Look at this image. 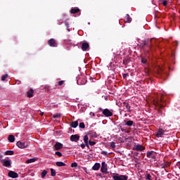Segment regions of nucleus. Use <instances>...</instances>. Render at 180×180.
<instances>
[{"label": "nucleus", "mask_w": 180, "mask_h": 180, "mask_svg": "<svg viewBox=\"0 0 180 180\" xmlns=\"http://www.w3.org/2000/svg\"><path fill=\"white\" fill-rule=\"evenodd\" d=\"M112 178L113 180H127L129 179V176L127 175H122L117 173H113L112 175Z\"/></svg>", "instance_id": "1"}, {"label": "nucleus", "mask_w": 180, "mask_h": 180, "mask_svg": "<svg viewBox=\"0 0 180 180\" xmlns=\"http://www.w3.org/2000/svg\"><path fill=\"white\" fill-rule=\"evenodd\" d=\"M16 146L17 147H18V148H27V147H29V142L25 141H18L16 143Z\"/></svg>", "instance_id": "2"}, {"label": "nucleus", "mask_w": 180, "mask_h": 180, "mask_svg": "<svg viewBox=\"0 0 180 180\" xmlns=\"http://www.w3.org/2000/svg\"><path fill=\"white\" fill-rule=\"evenodd\" d=\"M161 102H162V100L160 98L154 99L153 105H155V106H158V108H160V109H162L164 108V105H162Z\"/></svg>", "instance_id": "3"}, {"label": "nucleus", "mask_w": 180, "mask_h": 180, "mask_svg": "<svg viewBox=\"0 0 180 180\" xmlns=\"http://www.w3.org/2000/svg\"><path fill=\"white\" fill-rule=\"evenodd\" d=\"M77 85H85L86 84V79L81 76L77 79Z\"/></svg>", "instance_id": "4"}, {"label": "nucleus", "mask_w": 180, "mask_h": 180, "mask_svg": "<svg viewBox=\"0 0 180 180\" xmlns=\"http://www.w3.org/2000/svg\"><path fill=\"white\" fill-rule=\"evenodd\" d=\"M101 171V172H103V174H108V164H106L105 162H102Z\"/></svg>", "instance_id": "5"}, {"label": "nucleus", "mask_w": 180, "mask_h": 180, "mask_svg": "<svg viewBox=\"0 0 180 180\" xmlns=\"http://www.w3.org/2000/svg\"><path fill=\"white\" fill-rule=\"evenodd\" d=\"M1 162L4 167H6L7 168L11 167V165L12 164L11 162V160H9V159H3L1 160Z\"/></svg>", "instance_id": "6"}, {"label": "nucleus", "mask_w": 180, "mask_h": 180, "mask_svg": "<svg viewBox=\"0 0 180 180\" xmlns=\"http://www.w3.org/2000/svg\"><path fill=\"white\" fill-rule=\"evenodd\" d=\"M103 114L105 116V117H110V116H113V112L110 111L108 108L103 110Z\"/></svg>", "instance_id": "7"}, {"label": "nucleus", "mask_w": 180, "mask_h": 180, "mask_svg": "<svg viewBox=\"0 0 180 180\" xmlns=\"http://www.w3.org/2000/svg\"><path fill=\"white\" fill-rule=\"evenodd\" d=\"M165 133V130L159 128L158 130L157 131L155 136L156 137H158V139H160L161 137H162V135Z\"/></svg>", "instance_id": "8"}, {"label": "nucleus", "mask_w": 180, "mask_h": 180, "mask_svg": "<svg viewBox=\"0 0 180 180\" xmlns=\"http://www.w3.org/2000/svg\"><path fill=\"white\" fill-rule=\"evenodd\" d=\"M48 44L50 47H57V41L54 39H51L48 41Z\"/></svg>", "instance_id": "9"}, {"label": "nucleus", "mask_w": 180, "mask_h": 180, "mask_svg": "<svg viewBox=\"0 0 180 180\" xmlns=\"http://www.w3.org/2000/svg\"><path fill=\"white\" fill-rule=\"evenodd\" d=\"M82 50L83 51H87V50H89V44L84 42L82 44Z\"/></svg>", "instance_id": "10"}, {"label": "nucleus", "mask_w": 180, "mask_h": 180, "mask_svg": "<svg viewBox=\"0 0 180 180\" xmlns=\"http://www.w3.org/2000/svg\"><path fill=\"white\" fill-rule=\"evenodd\" d=\"M134 150L136 151H143L146 148L141 145H136L134 146Z\"/></svg>", "instance_id": "11"}, {"label": "nucleus", "mask_w": 180, "mask_h": 180, "mask_svg": "<svg viewBox=\"0 0 180 180\" xmlns=\"http://www.w3.org/2000/svg\"><path fill=\"white\" fill-rule=\"evenodd\" d=\"M8 176H10V178H18V176H19V174H18V173L13 172V171H10L8 172Z\"/></svg>", "instance_id": "12"}, {"label": "nucleus", "mask_w": 180, "mask_h": 180, "mask_svg": "<svg viewBox=\"0 0 180 180\" xmlns=\"http://www.w3.org/2000/svg\"><path fill=\"white\" fill-rule=\"evenodd\" d=\"M79 140V136L77 134H75V135H72L70 136V141H75V142H77Z\"/></svg>", "instance_id": "13"}, {"label": "nucleus", "mask_w": 180, "mask_h": 180, "mask_svg": "<svg viewBox=\"0 0 180 180\" xmlns=\"http://www.w3.org/2000/svg\"><path fill=\"white\" fill-rule=\"evenodd\" d=\"M99 168H101V163H95L94 165L92 167L93 171H99Z\"/></svg>", "instance_id": "14"}, {"label": "nucleus", "mask_w": 180, "mask_h": 180, "mask_svg": "<svg viewBox=\"0 0 180 180\" xmlns=\"http://www.w3.org/2000/svg\"><path fill=\"white\" fill-rule=\"evenodd\" d=\"M61 148H63V143H61L60 142H57L55 144V149L56 150H61Z\"/></svg>", "instance_id": "15"}, {"label": "nucleus", "mask_w": 180, "mask_h": 180, "mask_svg": "<svg viewBox=\"0 0 180 180\" xmlns=\"http://www.w3.org/2000/svg\"><path fill=\"white\" fill-rule=\"evenodd\" d=\"M124 123H125V126H129V127H131V126H133V124H134V122L131 121V120H124Z\"/></svg>", "instance_id": "16"}, {"label": "nucleus", "mask_w": 180, "mask_h": 180, "mask_svg": "<svg viewBox=\"0 0 180 180\" xmlns=\"http://www.w3.org/2000/svg\"><path fill=\"white\" fill-rule=\"evenodd\" d=\"M8 140L9 143H14L15 142V136L9 135L8 136Z\"/></svg>", "instance_id": "17"}, {"label": "nucleus", "mask_w": 180, "mask_h": 180, "mask_svg": "<svg viewBox=\"0 0 180 180\" xmlns=\"http://www.w3.org/2000/svg\"><path fill=\"white\" fill-rule=\"evenodd\" d=\"M78 12H79V8H72L70 10V13L75 14L78 13Z\"/></svg>", "instance_id": "18"}, {"label": "nucleus", "mask_w": 180, "mask_h": 180, "mask_svg": "<svg viewBox=\"0 0 180 180\" xmlns=\"http://www.w3.org/2000/svg\"><path fill=\"white\" fill-rule=\"evenodd\" d=\"M123 105H124V106L126 107V109H127V112H131V110H130V104H129V103L124 102Z\"/></svg>", "instance_id": "19"}, {"label": "nucleus", "mask_w": 180, "mask_h": 180, "mask_svg": "<svg viewBox=\"0 0 180 180\" xmlns=\"http://www.w3.org/2000/svg\"><path fill=\"white\" fill-rule=\"evenodd\" d=\"M37 161V158H34L32 159H29L26 161L27 164H32V162H36Z\"/></svg>", "instance_id": "20"}, {"label": "nucleus", "mask_w": 180, "mask_h": 180, "mask_svg": "<svg viewBox=\"0 0 180 180\" xmlns=\"http://www.w3.org/2000/svg\"><path fill=\"white\" fill-rule=\"evenodd\" d=\"M13 154H15L13 150H6L4 152V155H13Z\"/></svg>", "instance_id": "21"}, {"label": "nucleus", "mask_w": 180, "mask_h": 180, "mask_svg": "<svg viewBox=\"0 0 180 180\" xmlns=\"http://www.w3.org/2000/svg\"><path fill=\"white\" fill-rule=\"evenodd\" d=\"M125 22L126 23H130L131 22V18L129 14L126 15Z\"/></svg>", "instance_id": "22"}, {"label": "nucleus", "mask_w": 180, "mask_h": 180, "mask_svg": "<svg viewBox=\"0 0 180 180\" xmlns=\"http://www.w3.org/2000/svg\"><path fill=\"white\" fill-rule=\"evenodd\" d=\"M27 96L28 98H33V89H31L30 91H27Z\"/></svg>", "instance_id": "23"}, {"label": "nucleus", "mask_w": 180, "mask_h": 180, "mask_svg": "<svg viewBox=\"0 0 180 180\" xmlns=\"http://www.w3.org/2000/svg\"><path fill=\"white\" fill-rule=\"evenodd\" d=\"M71 127H73V129H76V127H78V122H73L71 123Z\"/></svg>", "instance_id": "24"}, {"label": "nucleus", "mask_w": 180, "mask_h": 180, "mask_svg": "<svg viewBox=\"0 0 180 180\" xmlns=\"http://www.w3.org/2000/svg\"><path fill=\"white\" fill-rule=\"evenodd\" d=\"M57 167H65V163L63 162H56Z\"/></svg>", "instance_id": "25"}, {"label": "nucleus", "mask_w": 180, "mask_h": 180, "mask_svg": "<svg viewBox=\"0 0 180 180\" xmlns=\"http://www.w3.org/2000/svg\"><path fill=\"white\" fill-rule=\"evenodd\" d=\"M65 25L67 27L68 32H71V30H70V23H68V22L67 20L65 21Z\"/></svg>", "instance_id": "26"}, {"label": "nucleus", "mask_w": 180, "mask_h": 180, "mask_svg": "<svg viewBox=\"0 0 180 180\" xmlns=\"http://www.w3.org/2000/svg\"><path fill=\"white\" fill-rule=\"evenodd\" d=\"M89 138L88 137V135H85L84 136V143H89Z\"/></svg>", "instance_id": "27"}, {"label": "nucleus", "mask_w": 180, "mask_h": 180, "mask_svg": "<svg viewBox=\"0 0 180 180\" xmlns=\"http://www.w3.org/2000/svg\"><path fill=\"white\" fill-rule=\"evenodd\" d=\"M153 153H154V151H149V152H148V153H147V155H146L147 158H151V157H152Z\"/></svg>", "instance_id": "28"}, {"label": "nucleus", "mask_w": 180, "mask_h": 180, "mask_svg": "<svg viewBox=\"0 0 180 180\" xmlns=\"http://www.w3.org/2000/svg\"><path fill=\"white\" fill-rule=\"evenodd\" d=\"M46 175H47V171L44 170L41 174V178H46Z\"/></svg>", "instance_id": "29"}, {"label": "nucleus", "mask_w": 180, "mask_h": 180, "mask_svg": "<svg viewBox=\"0 0 180 180\" xmlns=\"http://www.w3.org/2000/svg\"><path fill=\"white\" fill-rule=\"evenodd\" d=\"M8 78V74L1 76V81H5Z\"/></svg>", "instance_id": "30"}, {"label": "nucleus", "mask_w": 180, "mask_h": 180, "mask_svg": "<svg viewBox=\"0 0 180 180\" xmlns=\"http://www.w3.org/2000/svg\"><path fill=\"white\" fill-rule=\"evenodd\" d=\"M72 168H77L78 167V164L77 162H73L71 164Z\"/></svg>", "instance_id": "31"}, {"label": "nucleus", "mask_w": 180, "mask_h": 180, "mask_svg": "<svg viewBox=\"0 0 180 180\" xmlns=\"http://www.w3.org/2000/svg\"><path fill=\"white\" fill-rule=\"evenodd\" d=\"M51 176H56V170L54 169H51Z\"/></svg>", "instance_id": "32"}, {"label": "nucleus", "mask_w": 180, "mask_h": 180, "mask_svg": "<svg viewBox=\"0 0 180 180\" xmlns=\"http://www.w3.org/2000/svg\"><path fill=\"white\" fill-rule=\"evenodd\" d=\"M141 63L142 64H146L147 63V59L146 58H141Z\"/></svg>", "instance_id": "33"}, {"label": "nucleus", "mask_w": 180, "mask_h": 180, "mask_svg": "<svg viewBox=\"0 0 180 180\" xmlns=\"http://www.w3.org/2000/svg\"><path fill=\"white\" fill-rule=\"evenodd\" d=\"M79 126L80 129H84L85 127V124L84 122H80Z\"/></svg>", "instance_id": "34"}, {"label": "nucleus", "mask_w": 180, "mask_h": 180, "mask_svg": "<svg viewBox=\"0 0 180 180\" xmlns=\"http://www.w3.org/2000/svg\"><path fill=\"white\" fill-rule=\"evenodd\" d=\"M56 155H58V157H63V153L60 151L56 152Z\"/></svg>", "instance_id": "35"}, {"label": "nucleus", "mask_w": 180, "mask_h": 180, "mask_svg": "<svg viewBox=\"0 0 180 180\" xmlns=\"http://www.w3.org/2000/svg\"><path fill=\"white\" fill-rule=\"evenodd\" d=\"M110 147L112 148H116V144L115 143V142H111Z\"/></svg>", "instance_id": "36"}, {"label": "nucleus", "mask_w": 180, "mask_h": 180, "mask_svg": "<svg viewBox=\"0 0 180 180\" xmlns=\"http://www.w3.org/2000/svg\"><path fill=\"white\" fill-rule=\"evenodd\" d=\"M89 144L90 146H95V144H96V142L89 141Z\"/></svg>", "instance_id": "37"}, {"label": "nucleus", "mask_w": 180, "mask_h": 180, "mask_svg": "<svg viewBox=\"0 0 180 180\" xmlns=\"http://www.w3.org/2000/svg\"><path fill=\"white\" fill-rule=\"evenodd\" d=\"M146 179H147V180H152V179H151V175H150V174H148L146 175Z\"/></svg>", "instance_id": "38"}, {"label": "nucleus", "mask_w": 180, "mask_h": 180, "mask_svg": "<svg viewBox=\"0 0 180 180\" xmlns=\"http://www.w3.org/2000/svg\"><path fill=\"white\" fill-rule=\"evenodd\" d=\"M60 114H55V115H53V117L54 119H56V118H57V117H60Z\"/></svg>", "instance_id": "39"}, {"label": "nucleus", "mask_w": 180, "mask_h": 180, "mask_svg": "<svg viewBox=\"0 0 180 180\" xmlns=\"http://www.w3.org/2000/svg\"><path fill=\"white\" fill-rule=\"evenodd\" d=\"M162 4H163L164 6H167L168 5V1H163Z\"/></svg>", "instance_id": "40"}, {"label": "nucleus", "mask_w": 180, "mask_h": 180, "mask_svg": "<svg viewBox=\"0 0 180 180\" xmlns=\"http://www.w3.org/2000/svg\"><path fill=\"white\" fill-rule=\"evenodd\" d=\"M63 84H64V80H61V81L58 82V85L61 86V85H63Z\"/></svg>", "instance_id": "41"}, {"label": "nucleus", "mask_w": 180, "mask_h": 180, "mask_svg": "<svg viewBox=\"0 0 180 180\" xmlns=\"http://www.w3.org/2000/svg\"><path fill=\"white\" fill-rule=\"evenodd\" d=\"M80 147H82V148H85V147H86L85 143H82V144L80 145Z\"/></svg>", "instance_id": "42"}, {"label": "nucleus", "mask_w": 180, "mask_h": 180, "mask_svg": "<svg viewBox=\"0 0 180 180\" xmlns=\"http://www.w3.org/2000/svg\"><path fill=\"white\" fill-rule=\"evenodd\" d=\"M120 130H121V131L126 133V129L122 128V127H120Z\"/></svg>", "instance_id": "43"}, {"label": "nucleus", "mask_w": 180, "mask_h": 180, "mask_svg": "<svg viewBox=\"0 0 180 180\" xmlns=\"http://www.w3.org/2000/svg\"><path fill=\"white\" fill-rule=\"evenodd\" d=\"M101 154H103V155H106V154H108V152L106 151H102Z\"/></svg>", "instance_id": "44"}, {"label": "nucleus", "mask_w": 180, "mask_h": 180, "mask_svg": "<svg viewBox=\"0 0 180 180\" xmlns=\"http://www.w3.org/2000/svg\"><path fill=\"white\" fill-rule=\"evenodd\" d=\"M2 158H4V155H2V154L0 153V161H1V160H4Z\"/></svg>", "instance_id": "45"}, {"label": "nucleus", "mask_w": 180, "mask_h": 180, "mask_svg": "<svg viewBox=\"0 0 180 180\" xmlns=\"http://www.w3.org/2000/svg\"><path fill=\"white\" fill-rule=\"evenodd\" d=\"M176 165H177L178 168L180 169V162H178L176 163Z\"/></svg>", "instance_id": "46"}, {"label": "nucleus", "mask_w": 180, "mask_h": 180, "mask_svg": "<svg viewBox=\"0 0 180 180\" xmlns=\"http://www.w3.org/2000/svg\"><path fill=\"white\" fill-rule=\"evenodd\" d=\"M86 145V147H87V148H89V143L88 142L87 143H84Z\"/></svg>", "instance_id": "47"}, {"label": "nucleus", "mask_w": 180, "mask_h": 180, "mask_svg": "<svg viewBox=\"0 0 180 180\" xmlns=\"http://www.w3.org/2000/svg\"><path fill=\"white\" fill-rule=\"evenodd\" d=\"M127 76H129V74H124V75H123V77H124V78H126Z\"/></svg>", "instance_id": "48"}, {"label": "nucleus", "mask_w": 180, "mask_h": 180, "mask_svg": "<svg viewBox=\"0 0 180 180\" xmlns=\"http://www.w3.org/2000/svg\"><path fill=\"white\" fill-rule=\"evenodd\" d=\"M89 115H90V116H95V113H94V112H91L89 113Z\"/></svg>", "instance_id": "49"}, {"label": "nucleus", "mask_w": 180, "mask_h": 180, "mask_svg": "<svg viewBox=\"0 0 180 180\" xmlns=\"http://www.w3.org/2000/svg\"><path fill=\"white\" fill-rule=\"evenodd\" d=\"M108 67H110V70H112V63H110V64L108 65Z\"/></svg>", "instance_id": "50"}, {"label": "nucleus", "mask_w": 180, "mask_h": 180, "mask_svg": "<svg viewBox=\"0 0 180 180\" xmlns=\"http://www.w3.org/2000/svg\"><path fill=\"white\" fill-rule=\"evenodd\" d=\"M150 158H153V159H154V158H155V156H154V155H152V156L150 157Z\"/></svg>", "instance_id": "51"}, {"label": "nucleus", "mask_w": 180, "mask_h": 180, "mask_svg": "<svg viewBox=\"0 0 180 180\" xmlns=\"http://www.w3.org/2000/svg\"><path fill=\"white\" fill-rule=\"evenodd\" d=\"M84 171H86V167H84Z\"/></svg>", "instance_id": "52"}, {"label": "nucleus", "mask_w": 180, "mask_h": 180, "mask_svg": "<svg viewBox=\"0 0 180 180\" xmlns=\"http://www.w3.org/2000/svg\"><path fill=\"white\" fill-rule=\"evenodd\" d=\"M143 46H146V43L143 44Z\"/></svg>", "instance_id": "53"}, {"label": "nucleus", "mask_w": 180, "mask_h": 180, "mask_svg": "<svg viewBox=\"0 0 180 180\" xmlns=\"http://www.w3.org/2000/svg\"><path fill=\"white\" fill-rule=\"evenodd\" d=\"M125 116H127V114H125Z\"/></svg>", "instance_id": "54"}]
</instances>
